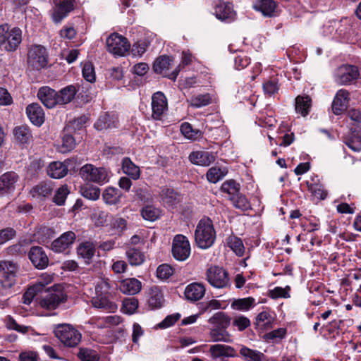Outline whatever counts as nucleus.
Listing matches in <instances>:
<instances>
[{
	"instance_id": "obj_18",
	"label": "nucleus",
	"mask_w": 361,
	"mask_h": 361,
	"mask_svg": "<svg viewBox=\"0 0 361 361\" xmlns=\"http://www.w3.org/2000/svg\"><path fill=\"white\" fill-rule=\"evenodd\" d=\"M18 180L16 173L11 171L4 173L0 177V195L4 196L13 192Z\"/></svg>"
},
{
	"instance_id": "obj_48",
	"label": "nucleus",
	"mask_w": 361,
	"mask_h": 361,
	"mask_svg": "<svg viewBox=\"0 0 361 361\" xmlns=\"http://www.w3.org/2000/svg\"><path fill=\"white\" fill-rule=\"evenodd\" d=\"M78 357L81 361H99V356L97 351L91 348H81L78 353Z\"/></svg>"
},
{
	"instance_id": "obj_49",
	"label": "nucleus",
	"mask_w": 361,
	"mask_h": 361,
	"mask_svg": "<svg viewBox=\"0 0 361 361\" xmlns=\"http://www.w3.org/2000/svg\"><path fill=\"white\" fill-rule=\"evenodd\" d=\"M161 214V211L152 205H147L142 209L141 214L147 221H154L157 220Z\"/></svg>"
},
{
	"instance_id": "obj_20",
	"label": "nucleus",
	"mask_w": 361,
	"mask_h": 361,
	"mask_svg": "<svg viewBox=\"0 0 361 361\" xmlns=\"http://www.w3.org/2000/svg\"><path fill=\"white\" fill-rule=\"evenodd\" d=\"M37 97L49 109L58 105L57 92L47 86L39 88L37 92Z\"/></svg>"
},
{
	"instance_id": "obj_56",
	"label": "nucleus",
	"mask_w": 361,
	"mask_h": 361,
	"mask_svg": "<svg viewBox=\"0 0 361 361\" xmlns=\"http://www.w3.org/2000/svg\"><path fill=\"white\" fill-rule=\"evenodd\" d=\"M75 147L74 137L71 135H65L62 137V143L60 147V152L66 153L72 150Z\"/></svg>"
},
{
	"instance_id": "obj_57",
	"label": "nucleus",
	"mask_w": 361,
	"mask_h": 361,
	"mask_svg": "<svg viewBox=\"0 0 361 361\" xmlns=\"http://www.w3.org/2000/svg\"><path fill=\"white\" fill-rule=\"evenodd\" d=\"M279 87L278 82L275 79H271L263 85V90L265 94L268 96H272L275 93L278 92Z\"/></svg>"
},
{
	"instance_id": "obj_52",
	"label": "nucleus",
	"mask_w": 361,
	"mask_h": 361,
	"mask_svg": "<svg viewBox=\"0 0 361 361\" xmlns=\"http://www.w3.org/2000/svg\"><path fill=\"white\" fill-rule=\"evenodd\" d=\"M272 318L267 312L259 313L256 318V324L261 329H267L271 326Z\"/></svg>"
},
{
	"instance_id": "obj_10",
	"label": "nucleus",
	"mask_w": 361,
	"mask_h": 361,
	"mask_svg": "<svg viewBox=\"0 0 361 361\" xmlns=\"http://www.w3.org/2000/svg\"><path fill=\"white\" fill-rule=\"evenodd\" d=\"M360 73L357 67L351 65H343L338 67L334 74V79L337 84L345 85L359 78Z\"/></svg>"
},
{
	"instance_id": "obj_51",
	"label": "nucleus",
	"mask_w": 361,
	"mask_h": 361,
	"mask_svg": "<svg viewBox=\"0 0 361 361\" xmlns=\"http://www.w3.org/2000/svg\"><path fill=\"white\" fill-rule=\"evenodd\" d=\"M190 105L195 108H200L208 105L211 102V97L209 94H197L191 97Z\"/></svg>"
},
{
	"instance_id": "obj_41",
	"label": "nucleus",
	"mask_w": 361,
	"mask_h": 361,
	"mask_svg": "<svg viewBox=\"0 0 361 361\" xmlns=\"http://www.w3.org/2000/svg\"><path fill=\"white\" fill-rule=\"evenodd\" d=\"M229 200L231 202L233 206L241 211H247L251 209V205L245 195L239 192L235 196L229 197Z\"/></svg>"
},
{
	"instance_id": "obj_36",
	"label": "nucleus",
	"mask_w": 361,
	"mask_h": 361,
	"mask_svg": "<svg viewBox=\"0 0 361 361\" xmlns=\"http://www.w3.org/2000/svg\"><path fill=\"white\" fill-rule=\"evenodd\" d=\"M227 328H212L209 332L213 342L231 343L230 334L226 331Z\"/></svg>"
},
{
	"instance_id": "obj_35",
	"label": "nucleus",
	"mask_w": 361,
	"mask_h": 361,
	"mask_svg": "<svg viewBox=\"0 0 361 361\" xmlns=\"http://www.w3.org/2000/svg\"><path fill=\"white\" fill-rule=\"evenodd\" d=\"M163 204L169 207H173L179 202V195L173 189L165 188L161 193Z\"/></svg>"
},
{
	"instance_id": "obj_40",
	"label": "nucleus",
	"mask_w": 361,
	"mask_h": 361,
	"mask_svg": "<svg viewBox=\"0 0 361 361\" xmlns=\"http://www.w3.org/2000/svg\"><path fill=\"white\" fill-rule=\"evenodd\" d=\"M180 132L188 140H197L202 137V133L199 129H194L191 124L185 122L180 126Z\"/></svg>"
},
{
	"instance_id": "obj_54",
	"label": "nucleus",
	"mask_w": 361,
	"mask_h": 361,
	"mask_svg": "<svg viewBox=\"0 0 361 361\" xmlns=\"http://www.w3.org/2000/svg\"><path fill=\"white\" fill-rule=\"evenodd\" d=\"M229 247L238 256H242L245 252V247L242 240L236 237H231L228 242Z\"/></svg>"
},
{
	"instance_id": "obj_8",
	"label": "nucleus",
	"mask_w": 361,
	"mask_h": 361,
	"mask_svg": "<svg viewBox=\"0 0 361 361\" xmlns=\"http://www.w3.org/2000/svg\"><path fill=\"white\" fill-rule=\"evenodd\" d=\"M18 265L8 260L0 262L1 283L3 288H11L16 283Z\"/></svg>"
},
{
	"instance_id": "obj_17",
	"label": "nucleus",
	"mask_w": 361,
	"mask_h": 361,
	"mask_svg": "<svg viewBox=\"0 0 361 361\" xmlns=\"http://www.w3.org/2000/svg\"><path fill=\"white\" fill-rule=\"evenodd\" d=\"M28 257L32 264L39 269H45L49 264V258L42 247H32Z\"/></svg>"
},
{
	"instance_id": "obj_5",
	"label": "nucleus",
	"mask_w": 361,
	"mask_h": 361,
	"mask_svg": "<svg viewBox=\"0 0 361 361\" xmlns=\"http://www.w3.org/2000/svg\"><path fill=\"white\" fill-rule=\"evenodd\" d=\"M80 175L85 180L103 185L109 182L108 171L104 168H97L92 164H85L81 167Z\"/></svg>"
},
{
	"instance_id": "obj_63",
	"label": "nucleus",
	"mask_w": 361,
	"mask_h": 361,
	"mask_svg": "<svg viewBox=\"0 0 361 361\" xmlns=\"http://www.w3.org/2000/svg\"><path fill=\"white\" fill-rule=\"evenodd\" d=\"M310 192L317 198L324 200L327 196V192L324 189V187L319 184H311L309 185Z\"/></svg>"
},
{
	"instance_id": "obj_42",
	"label": "nucleus",
	"mask_w": 361,
	"mask_h": 361,
	"mask_svg": "<svg viewBox=\"0 0 361 361\" xmlns=\"http://www.w3.org/2000/svg\"><path fill=\"white\" fill-rule=\"evenodd\" d=\"M149 305L152 308L161 307L164 302V296L158 287H152L149 290Z\"/></svg>"
},
{
	"instance_id": "obj_58",
	"label": "nucleus",
	"mask_w": 361,
	"mask_h": 361,
	"mask_svg": "<svg viewBox=\"0 0 361 361\" xmlns=\"http://www.w3.org/2000/svg\"><path fill=\"white\" fill-rule=\"evenodd\" d=\"M82 75L84 78L90 82H94L96 80L94 68L92 63H86L82 68Z\"/></svg>"
},
{
	"instance_id": "obj_15",
	"label": "nucleus",
	"mask_w": 361,
	"mask_h": 361,
	"mask_svg": "<svg viewBox=\"0 0 361 361\" xmlns=\"http://www.w3.org/2000/svg\"><path fill=\"white\" fill-rule=\"evenodd\" d=\"M73 161L74 158L68 159L63 162L53 161L47 168V174L53 178H61L68 173V168L72 166Z\"/></svg>"
},
{
	"instance_id": "obj_39",
	"label": "nucleus",
	"mask_w": 361,
	"mask_h": 361,
	"mask_svg": "<svg viewBox=\"0 0 361 361\" xmlns=\"http://www.w3.org/2000/svg\"><path fill=\"white\" fill-rule=\"evenodd\" d=\"M240 354L245 361H266L265 355L257 350L243 346L240 350Z\"/></svg>"
},
{
	"instance_id": "obj_19",
	"label": "nucleus",
	"mask_w": 361,
	"mask_h": 361,
	"mask_svg": "<svg viewBox=\"0 0 361 361\" xmlns=\"http://www.w3.org/2000/svg\"><path fill=\"white\" fill-rule=\"evenodd\" d=\"M66 299L62 292H49L46 294L40 300L39 304L42 307L47 310H54L59 304Z\"/></svg>"
},
{
	"instance_id": "obj_6",
	"label": "nucleus",
	"mask_w": 361,
	"mask_h": 361,
	"mask_svg": "<svg viewBox=\"0 0 361 361\" xmlns=\"http://www.w3.org/2000/svg\"><path fill=\"white\" fill-rule=\"evenodd\" d=\"M48 54L47 49L42 45L32 46L27 54V64L34 70H41L47 66Z\"/></svg>"
},
{
	"instance_id": "obj_64",
	"label": "nucleus",
	"mask_w": 361,
	"mask_h": 361,
	"mask_svg": "<svg viewBox=\"0 0 361 361\" xmlns=\"http://www.w3.org/2000/svg\"><path fill=\"white\" fill-rule=\"evenodd\" d=\"M18 361H39V357L37 352L25 350L19 354Z\"/></svg>"
},
{
	"instance_id": "obj_38",
	"label": "nucleus",
	"mask_w": 361,
	"mask_h": 361,
	"mask_svg": "<svg viewBox=\"0 0 361 361\" xmlns=\"http://www.w3.org/2000/svg\"><path fill=\"white\" fill-rule=\"evenodd\" d=\"M311 99L309 96H298L295 99V111L302 116H305L310 112L311 107Z\"/></svg>"
},
{
	"instance_id": "obj_23",
	"label": "nucleus",
	"mask_w": 361,
	"mask_h": 361,
	"mask_svg": "<svg viewBox=\"0 0 361 361\" xmlns=\"http://www.w3.org/2000/svg\"><path fill=\"white\" fill-rule=\"evenodd\" d=\"M96 252V246L92 241H84L80 243L77 247L78 256L85 261L86 264H90Z\"/></svg>"
},
{
	"instance_id": "obj_22",
	"label": "nucleus",
	"mask_w": 361,
	"mask_h": 361,
	"mask_svg": "<svg viewBox=\"0 0 361 361\" xmlns=\"http://www.w3.org/2000/svg\"><path fill=\"white\" fill-rule=\"evenodd\" d=\"M189 159L195 165L207 166L215 161V155L208 151H195L190 154Z\"/></svg>"
},
{
	"instance_id": "obj_25",
	"label": "nucleus",
	"mask_w": 361,
	"mask_h": 361,
	"mask_svg": "<svg viewBox=\"0 0 361 361\" xmlns=\"http://www.w3.org/2000/svg\"><path fill=\"white\" fill-rule=\"evenodd\" d=\"M110 295L96 294V296L92 298L91 302L94 307L102 309L109 312H114L116 311L117 305L109 299Z\"/></svg>"
},
{
	"instance_id": "obj_12",
	"label": "nucleus",
	"mask_w": 361,
	"mask_h": 361,
	"mask_svg": "<svg viewBox=\"0 0 361 361\" xmlns=\"http://www.w3.org/2000/svg\"><path fill=\"white\" fill-rule=\"evenodd\" d=\"M173 60L165 55H163L157 58L153 64V70L155 73L162 74L164 77H166L171 80H176L180 69L176 68L172 72L169 73V69L173 66Z\"/></svg>"
},
{
	"instance_id": "obj_4",
	"label": "nucleus",
	"mask_w": 361,
	"mask_h": 361,
	"mask_svg": "<svg viewBox=\"0 0 361 361\" xmlns=\"http://www.w3.org/2000/svg\"><path fill=\"white\" fill-rule=\"evenodd\" d=\"M206 279L211 286L216 288H225L231 285L228 273L224 268L212 266L205 273Z\"/></svg>"
},
{
	"instance_id": "obj_26",
	"label": "nucleus",
	"mask_w": 361,
	"mask_h": 361,
	"mask_svg": "<svg viewBox=\"0 0 361 361\" xmlns=\"http://www.w3.org/2000/svg\"><path fill=\"white\" fill-rule=\"evenodd\" d=\"M253 7L264 16L273 17L277 15V4L274 0H257Z\"/></svg>"
},
{
	"instance_id": "obj_21",
	"label": "nucleus",
	"mask_w": 361,
	"mask_h": 361,
	"mask_svg": "<svg viewBox=\"0 0 361 361\" xmlns=\"http://www.w3.org/2000/svg\"><path fill=\"white\" fill-rule=\"evenodd\" d=\"M349 92L346 90H338L332 103V111L334 114L340 115L345 111L348 106Z\"/></svg>"
},
{
	"instance_id": "obj_2",
	"label": "nucleus",
	"mask_w": 361,
	"mask_h": 361,
	"mask_svg": "<svg viewBox=\"0 0 361 361\" xmlns=\"http://www.w3.org/2000/svg\"><path fill=\"white\" fill-rule=\"evenodd\" d=\"M55 336L66 347L75 348L81 341L82 334L73 325L60 324L54 330Z\"/></svg>"
},
{
	"instance_id": "obj_32",
	"label": "nucleus",
	"mask_w": 361,
	"mask_h": 361,
	"mask_svg": "<svg viewBox=\"0 0 361 361\" xmlns=\"http://www.w3.org/2000/svg\"><path fill=\"white\" fill-rule=\"evenodd\" d=\"M121 192L116 188L108 187L102 194V198L106 204L115 205L120 202Z\"/></svg>"
},
{
	"instance_id": "obj_29",
	"label": "nucleus",
	"mask_w": 361,
	"mask_h": 361,
	"mask_svg": "<svg viewBox=\"0 0 361 361\" xmlns=\"http://www.w3.org/2000/svg\"><path fill=\"white\" fill-rule=\"evenodd\" d=\"M205 290V287L203 283H192L185 288V295L189 300L197 301L204 295Z\"/></svg>"
},
{
	"instance_id": "obj_60",
	"label": "nucleus",
	"mask_w": 361,
	"mask_h": 361,
	"mask_svg": "<svg viewBox=\"0 0 361 361\" xmlns=\"http://www.w3.org/2000/svg\"><path fill=\"white\" fill-rule=\"evenodd\" d=\"M149 43L146 40H140L133 44L132 53L135 56H141L147 50Z\"/></svg>"
},
{
	"instance_id": "obj_13",
	"label": "nucleus",
	"mask_w": 361,
	"mask_h": 361,
	"mask_svg": "<svg viewBox=\"0 0 361 361\" xmlns=\"http://www.w3.org/2000/svg\"><path fill=\"white\" fill-rule=\"evenodd\" d=\"M214 10L216 18L221 21L230 23L235 19L236 13L233 5L228 2L222 0L217 1Z\"/></svg>"
},
{
	"instance_id": "obj_9",
	"label": "nucleus",
	"mask_w": 361,
	"mask_h": 361,
	"mask_svg": "<svg viewBox=\"0 0 361 361\" xmlns=\"http://www.w3.org/2000/svg\"><path fill=\"white\" fill-rule=\"evenodd\" d=\"M74 0H54V6L51 11L54 23H60L74 9Z\"/></svg>"
},
{
	"instance_id": "obj_61",
	"label": "nucleus",
	"mask_w": 361,
	"mask_h": 361,
	"mask_svg": "<svg viewBox=\"0 0 361 361\" xmlns=\"http://www.w3.org/2000/svg\"><path fill=\"white\" fill-rule=\"evenodd\" d=\"M113 126H114V123L111 122L109 115L101 116L95 123V127L99 130L111 128Z\"/></svg>"
},
{
	"instance_id": "obj_14",
	"label": "nucleus",
	"mask_w": 361,
	"mask_h": 361,
	"mask_svg": "<svg viewBox=\"0 0 361 361\" xmlns=\"http://www.w3.org/2000/svg\"><path fill=\"white\" fill-rule=\"evenodd\" d=\"M152 116L155 120L161 119L168 110L167 99L161 92H157L152 97Z\"/></svg>"
},
{
	"instance_id": "obj_3",
	"label": "nucleus",
	"mask_w": 361,
	"mask_h": 361,
	"mask_svg": "<svg viewBox=\"0 0 361 361\" xmlns=\"http://www.w3.org/2000/svg\"><path fill=\"white\" fill-rule=\"evenodd\" d=\"M22 42V31L18 27L10 30L8 24L0 25V47L8 51H15Z\"/></svg>"
},
{
	"instance_id": "obj_27",
	"label": "nucleus",
	"mask_w": 361,
	"mask_h": 361,
	"mask_svg": "<svg viewBox=\"0 0 361 361\" xmlns=\"http://www.w3.org/2000/svg\"><path fill=\"white\" fill-rule=\"evenodd\" d=\"M26 113L30 121L36 126H41L44 121V113L41 106L37 103L29 104Z\"/></svg>"
},
{
	"instance_id": "obj_28",
	"label": "nucleus",
	"mask_w": 361,
	"mask_h": 361,
	"mask_svg": "<svg viewBox=\"0 0 361 361\" xmlns=\"http://www.w3.org/2000/svg\"><path fill=\"white\" fill-rule=\"evenodd\" d=\"M209 352L213 359L221 357H234L237 353L234 348L222 344H215L210 346Z\"/></svg>"
},
{
	"instance_id": "obj_59",
	"label": "nucleus",
	"mask_w": 361,
	"mask_h": 361,
	"mask_svg": "<svg viewBox=\"0 0 361 361\" xmlns=\"http://www.w3.org/2000/svg\"><path fill=\"white\" fill-rule=\"evenodd\" d=\"M173 273L172 267L166 264L159 265L157 269V276L161 279H168Z\"/></svg>"
},
{
	"instance_id": "obj_43",
	"label": "nucleus",
	"mask_w": 361,
	"mask_h": 361,
	"mask_svg": "<svg viewBox=\"0 0 361 361\" xmlns=\"http://www.w3.org/2000/svg\"><path fill=\"white\" fill-rule=\"evenodd\" d=\"M221 191L229 195L235 196L240 191V185L233 179H230L224 181L221 186Z\"/></svg>"
},
{
	"instance_id": "obj_46",
	"label": "nucleus",
	"mask_w": 361,
	"mask_h": 361,
	"mask_svg": "<svg viewBox=\"0 0 361 361\" xmlns=\"http://www.w3.org/2000/svg\"><path fill=\"white\" fill-rule=\"evenodd\" d=\"M227 174V171L225 169L218 167L210 168L207 173V179L212 183H216L221 180Z\"/></svg>"
},
{
	"instance_id": "obj_44",
	"label": "nucleus",
	"mask_w": 361,
	"mask_h": 361,
	"mask_svg": "<svg viewBox=\"0 0 361 361\" xmlns=\"http://www.w3.org/2000/svg\"><path fill=\"white\" fill-rule=\"evenodd\" d=\"M81 195L90 200H96L99 197L100 189L96 186L86 184L80 188Z\"/></svg>"
},
{
	"instance_id": "obj_7",
	"label": "nucleus",
	"mask_w": 361,
	"mask_h": 361,
	"mask_svg": "<svg viewBox=\"0 0 361 361\" xmlns=\"http://www.w3.org/2000/svg\"><path fill=\"white\" fill-rule=\"evenodd\" d=\"M106 44L107 51L116 56H124L130 49L128 40L118 33L109 35L106 40Z\"/></svg>"
},
{
	"instance_id": "obj_16",
	"label": "nucleus",
	"mask_w": 361,
	"mask_h": 361,
	"mask_svg": "<svg viewBox=\"0 0 361 361\" xmlns=\"http://www.w3.org/2000/svg\"><path fill=\"white\" fill-rule=\"evenodd\" d=\"M76 235L73 231H67L55 239L51 245V249L55 252H63L75 240Z\"/></svg>"
},
{
	"instance_id": "obj_11",
	"label": "nucleus",
	"mask_w": 361,
	"mask_h": 361,
	"mask_svg": "<svg viewBox=\"0 0 361 361\" xmlns=\"http://www.w3.org/2000/svg\"><path fill=\"white\" fill-rule=\"evenodd\" d=\"M172 254L178 261H184L190 255V245L188 238L183 235H176L173 240Z\"/></svg>"
},
{
	"instance_id": "obj_24",
	"label": "nucleus",
	"mask_w": 361,
	"mask_h": 361,
	"mask_svg": "<svg viewBox=\"0 0 361 361\" xmlns=\"http://www.w3.org/2000/svg\"><path fill=\"white\" fill-rule=\"evenodd\" d=\"M117 288L123 294L135 295L141 290L142 283L135 278H129L119 281Z\"/></svg>"
},
{
	"instance_id": "obj_31",
	"label": "nucleus",
	"mask_w": 361,
	"mask_h": 361,
	"mask_svg": "<svg viewBox=\"0 0 361 361\" xmlns=\"http://www.w3.org/2000/svg\"><path fill=\"white\" fill-rule=\"evenodd\" d=\"M54 190L51 182H42L32 188L31 194L37 198H45L49 197Z\"/></svg>"
},
{
	"instance_id": "obj_34",
	"label": "nucleus",
	"mask_w": 361,
	"mask_h": 361,
	"mask_svg": "<svg viewBox=\"0 0 361 361\" xmlns=\"http://www.w3.org/2000/svg\"><path fill=\"white\" fill-rule=\"evenodd\" d=\"M122 170L124 173L129 176L133 180H137L140 176V168L136 166L128 157H125L122 161Z\"/></svg>"
},
{
	"instance_id": "obj_33",
	"label": "nucleus",
	"mask_w": 361,
	"mask_h": 361,
	"mask_svg": "<svg viewBox=\"0 0 361 361\" xmlns=\"http://www.w3.org/2000/svg\"><path fill=\"white\" fill-rule=\"evenodd\" d=\"M15 140L20 144L29 143L32 138V133L27 126H17L13 129Z\"/></svg>"
},
{
	"instance_id": "obj_47",
	"label": "nucleus",
	"mask_w": 361,
	"mask_h": 361,
	"mask_svg": "<svg viewBox=\"0 0 361 361\" xmlns=\"http://www.w3.org/2000/svg\"><path fill=\"white\" fill-rule=\"evenodd\" d=\"M209 322L214 325V328H227L230 324V319L224 312H217Z\"/></svg>"
},
{
	"instance_id": "obj_30",
	"label": "nucleus",
	"mask_w": 361,
	"mask_h": 361,
	"mask_svg": "<svg viewBox=\"0 0 361 361\" xmlns=\"http://www.w3.org/2000/svg\"><path fill=\"white\" fill-rule=\"evenodd\" d=\"M77 91L75 86L70 85L57 92L58 104L63 105L70 103L75 98Z\"/></svg>"
},
{
	"instance_id": "obj_62",
	"label": "nucleus",
	"mask_w": 361,
	"mask_h": 361,
	"mask_svg": "<svg viewBox=\"0 0 361 361\" xmlns=\"http://www.w3.org/2000/svg\"><path fill=\"white\" fill-rule=\"evenodd\" d=\"M180 314L179 313L173 314L167 316L162 322L157 324L160 329H166L173 326L179 319Z\"/></svg>"
},
{
	"instance_id": "obj_55",
	"label": "nucleus",
	"mask_w": 361,
	"mask_h": 361,
	"mask_svg": "<svg viewBox=\"0 0 361 361\" xmlns=\"http://www.w3.org/2000/svg\"><path fill=\"white\" fill-rule=\"evenodd\" d=\"M138 307V300L135 298H126L123 301L122 309L123 312L131 314Z\"/></svg>"
},
{
	"instance_id": "obj_53",
	"label": "nucleus",
	"mask_w": 361,
	"mask_h": 361,
	"mask_svg": "<svg viewBox=\"0 0 361 361\" xmlns=\"http://www.w3.org/2000/svg\"><path fill=\"white\" fill-rule=\"evenodd\" d=\"M255 300L252 298H245L235 300L232 306L238 310L246 311L249 310L254 304Z\"/></svg>"
},
{
	"instance_id": "obj_37",
	"label": "nucleus",
	"mask_w": 361,
	"mask_h": 361,
	"mask_svg": "<svg viewBox=\"0 0 361 361\" xmlns=\"http://www.w3.org/2000/svg\"><path fill=\"white\" fill-rule=\"evenodd\" d=\"M126 258L132 266H139L145 261V255L139 249L129 248L126 252Z\"/></svg>"
},
{
	"instance_id": "obj_45",
	"label": "nucleus",
	"mask_w": 361,
	"mask_h": 361,
	"mask_svg": "<svg viewBox=\"0 0 361 361\" xmlns=\"http://www.w3.org/2000/svg\"><path fill=\"white\" fill-rule=\"evenodd\" d=\"M6 327L9 330H13L21 334H26L32 328L28 326L20 325L10 315L4 319Z\"/></svg>"
},
{
	"instance_id": "obj_50",
	"label": "nucleus",
	"mask_w": 361,
	"mask_h": 361,
	"mask_svg": "<svg viewBox=\"0 0 361 361\" xmlns=\"http://www.w3.org/2000/svg\"><path fill=\"white\" fill-rule=\"evenodd\" d=\"M69 193L70 190L66 185L61 186L56 190L53 197V202L59 206L63 205Z\"/></svg>"
},
{
	"instance_id": "obj_1",
	"label": "nucleus",
	"mask_w": 361,
	"mask_h": 361,
	"mask_svg": "<svg viewBox=\"0 0 361 361\" xmlns=\"http://www.w3.org/2000/svg\"><path fill=\"white\" fill-rule=\"evenodd\" d=\"M216 234L210 219H201L195 232V239L197 246L202 249L211 247L215 240Z\"/></svg>"
}]
</instances>
